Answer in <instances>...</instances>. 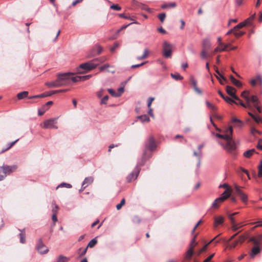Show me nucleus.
<instances>
[{
    "mask_svg": "<svg viewBox=\"0 0 262 262\" xmlns=\"http://www.w3.org/2000/svg\"><path fill=\"white\" fill-rule=\"evenodd\" d=\"M217 133H212L216 137V141L222 147L228 152H232L236 149L235 142L232 139L233 129L232 126L220 129L215 126Z\"/></svg>",
    "mask_w": 262,
    "mask_h": 262,
    "instance_id": "obj_1",
    "label": "nucleus"
},
{
    "mask_svg": "<svg viewBox=\"0 0 262 262\" xmlns=\"http://www.w3.org/2000/svg\"><path fill=\"white\" fill-rule=\"evenodd\" d=\"M57 117L49 119L41 123L40 126L44 129H57Z\"/></svg>",
    "mask_w": 262,
    "mask_h": 262,
    "instance_id": "obj_2",
    "label": "nucleus"
},
{
    "mask_svg": "<svg viewBox=\"0 0 262 262\" xmlns=\"http://www.w3.org/2000/svg\"><path fill=\"white\" fill-rule=\"evenodd\" d=\"M98 65V63H95L94 60L85 62L81 64L77 68V72L78 73H84L85 72L82 71L81 70H85L87 71L94 69Z\"/></svg>",
    "mask_w": 262,
    "mask_h": 262,
    "instance_id": "obj_3",
    "label": "nucleus"
},
{
    "mask_svg": "<svg viewBox=\"0 0 262 262\" xmlns=\"http://www.w3.org/2000/svg\"><path fill=\"white\" fill-rule=\"evenodd\" d=\"M162 47L163 55L166 58L171 57L173 45L167 41H164Z\"/></svg>",
    "mask_w": 262,
    "mask_h": 262,
    "instance_id": "obj_4",
    "label": "nucleus"
},
{
    "mask_svg": "<svg viewBox=\"0 0 262 262\" xmlns=\"http://www.w3.org/2000/svg\"><path fill=\"white\" fill-rule=\"evenodd\" d=\"M144 163V162L142 161L141 162L138 163L137 166L135 167L133 171L129 174L127 177L126 180L128 182H130L137 179L140 171V169L139 167L142 165Z\"/></svg>",
    "mask_w": 262,
    "mask_h": 262,
    "instance_id": "obj_5",
    "label": "nucleus"
},
{
    "mask_svg": "<svg viewBox=\"0 0 262 262\" xmlns=\"http://www.w3.org/2000/svg\"><path fill=\"white\" fill-rule=\"evenodd\" d=\"M17 168V166L16 165H8L4 164L3 166H0V169L6 177L15 171Z\"/></svg>",
    "mask_w": 262,
    "mask_h": 262,
    "instance_id": "obj_6",
    "label": "nucleus"
},
{
    "mask_svg": "<svg viewBox=\"0 0 262 262\" xmlns=\"http://www.w3.org/2000/svg\"><path fill=\"white\" fill-rule=\"evenodd\" d=\"M156 148V145L154 141L153 138H150L148 139L146 144V150H149L150 151H153ZM146 150H145L143 154V158L142 160V162H145V159H146L147 156L146 155Z\"/></svg>",
    "mask_w": 262,
    "mask_h": 262,
    "instance_id": "obj_7",
    "label": "nucleus"
},
{
    "mask_svg": "<svg viewBox=\"0 0 262 262\" xmlns=\"http://www.w3.org/2000/svg\"><path fill=\"white\" fill-rule=\"evenodd\" d=\"M73 75V73H65L59 74L57 75V79L62 86L67 84V80L71 79L70 76Z\"/></svg>",
    "mask_w": 262,
    "mask_h": 262,
    "instance_id": "obj_8",
    "label": "nucleus"
},
{
    "mask_svg": "<svg viewBox=\"0 0 262 262\" xmlns=\"http://www.w3.org/2000/svg\"><path fill=\"white\" fill-rule=\"evenodd\" d=\"M103 48L99 45L96 46L88 55V57L90 58L94 56L98 55L101 53Z\"/></svg>",
    "mask_w": 262,
    "mask_h": 262,
    "instance_id": "obj_9",
    "label": "nucleus"
},
{
    "mask_svg": "<svg viewBox=\"0 0 262 262\" xmlns=\"http://www.w3.org/2000/svg\"><path fill=\"white\" fill-rule=\"evenodd\" d=\"M250 83L253 86H255L257 83H259L260 86H262V75L257 73L255 76L250 81Z\"/></svg>",
    "mask_w": 262,
    "mask_h": 262,
    "instance_id": "obj_10",
    "label": "nucleus"
},
{
    "mask_svg": "<svg viewBox=\"0 0 262 262\" xmlns=\"http://www.w3.org/2000/svg\"><path fill=\"white\" fill-rule=\"evenodd\" d=\"M235 190L236 194L239 196L242 201L246 203L248 200L247 195L239 188V187L237 185H234Z\"/></svg>",
    "mask_w": 262,
    "mask_h": 262,
    "instance_id": "obj_11",
    "label": "nucleus"
},
{
    "mask_svg": "<svg viewBox=\"0 0 262 262\" xmlns=\"http://www.w3.org/2000/svg\"><path fill=\"white\" fill-rule=\"evenodd\" d=\"M36 248L38 252L41 254H46L49 251V249L41 241H39Z\"/></svg>",
    "mask_w": 262,
    "mask_h": 262,
    "instance_id": "obj_12",
    "label": "nucleus"
},
{
    "mask_svg": "<svg viewBox=\"0 0 262 262\" xmlns=\"http://www.w3.org/2000/svg\"><path fill=\"white\" fill-rule=\"evenodd\" d=\"M226 91L234 100H239V98L235 95L236 90L234 88L230 86H227Z\"/></svg>",
    "mask_w": 262,
    "mask_h": 262,
    "instance_id": "obj_13",
    "label": "nucleus"
},
{
    "mask_svg": "<svg viewBox=\"0 0 262 262\" xmlns=\"http://www.w3.org/2000/svg\"><path fill=\"white\" fill-rule=\"evenodd\" d=\"M45 85L49 88H58L62 86V84L59 82L57 79L54 81L47 82L45 83Z\"/></svg>",
    "mask_w": 262,
    "mask_h": 262,
    "instance_id": "obj_14",
    "label": "nucleus"
},
{
    "mask_svg": "<svg viewBox=\"0 0 262 262\" xmlns=\"http://www.w3.org/2000/svg\"><path fill=\"white\" fill-rule=\"evenodd\" d=\"M231 192L232 189L228 188L227 189H226V190L222 194L221 196L219 198L222 199L223 201H224L231 195Z\"/></svg>",
    "mask_w": 262,
    "mask_h": 262,
    "instance_id": "obj_15",
    "label": "nucleus"
},
{
    "mask_svg": "<svg viewBox=\"0 0 262 262\" xmlns=\"http://www.w3.org/2000/svg\"><path fill=\"white\" fill-rule=\"evenodd\" d=\"M93 181L94 178L92 177H86L83 182L82 186H83V188H85L91 184L93 182Z\"/></svg>",
    "mask_w": 262,
    "mask_h": 262,
    "instance_id": "obj_16",
    "label": "nucleus"
},
{
    "mask_svg": "<svg viewBox=\"0 0 262 262\" xmlns=\"http://www.w3.org/2000/svg\"><path fill=\"white\" fill-rule=\"evenodd\" d=\"M113 67L108 63L104 64L103 66L100 67V71H106L107 72H111L112 73H114L115 71L114 70H109L110 68H113Z\"/></svg>",
    "mask_w": 262,
    "mask_h": 262,
    "instance_id": "obj_17",
    "label": "nucleus"
},
{
    "mask_svg": "<svg viewBox=\"0 0 262 262\" xmlns=\"http://www.w3.org/2000/svg\"><path fill=\"white\" fill-rule=\"evenodd\" d=\"M249 92L247 91H243L241 94V96L246 100V102L248 104V106H250V100L249 97Z\"/></svg>",
    "mask_w": 262,
    "mask_h": 262,
    "instance_id": "obj_18",
    "label": "nucleus"
},
{
    "mask_svg": "<svg viewBox=\"0 0 262 262\" xmlns=\"http://www.w3.org/2000/svg\"><path fill=\"white\" fill-rule=\"evenodd\" d=\"M224 222V217L222 216H219L214 217V226L216 227L219 225L222 224Z\"/></svg>",
    "mask_w": 262,
    "mask_h": 262,
    "instance_id": "obj_19",
    "label": "nucleus"
},
{
    "mask_svg": "<svg viewBox=\"0 0 262 262\" xmlns=\"http://www.w3.org/2000/svg\"><path fill=\"white\" fill-rule=\"evenodd\" d=\"M260 251V249L258 246L254 247L251 250L250 255L252 257H254L256 255L258 254Z\"/></svg>",
    "mask_w": 262,
    "mask_h": 262,
    "instance_id": "obj_20",
    "label": "nucleus"
},
{
    "mask_svg": "<svg viewBox=\"0 0 262 262\" xmlns=\"http://www.w3.org/2000/svg\"><path fill=\"white\" fill-rule=\"evenodd\" d=\"M223 202V199L220 198L216 199L212 203L211 207L212 208H217L219 207L220 204H221Z\"/></svg>",
    "mask_w": 262,
    "mask_h": 262,
    "instance_id": "obj_21",
    "label": "nucleus"
},
{
    "mask_svg": "<svg viewBox=\"0 0 262 262\" xmlns=\"http://www.w3.org/2000/svg\"><path fill=\"white\" fill-rule=\"evenodd\" d=\"M249 19H247L241 23L238 24L237 25H236V26H235L233 28V29H235V30H236L237 29L242 28L246 26L247 25L250 24V23L249 22Z\"/></svg>",
    "mask_w": 262,
    "mask_h": 262,
    "instance_id": "obj_22",
    "label": "nucleus"
},
{
    "mask_svg": "<svg viewBox=\"0 0 262 262\" xmlns=\"http://www.w3.org/2000/svg\"><path fill=\"white\" fill-rule=\"evenodd\" d=\"M230 79L232 83L237 87H241L242 83L238 80H236L232 75L230 76Z\"/></svg>",
    "mask_w": 262,
    "mask_h": 262,
    "instance_id": "obj_23",
    "label": "nucleus"
},
{
    "mask_svg": "<svg viewBox=\"0 0 262 262\" xmlns=\"http://www.w3.org/2000/svg\"><path fill=\"white\" fill-rule=\"evenodd\" d=\"M138 118L140 119L142 123L149 122L150 118L147 115H141L138 117Z\"/></svg>",
    "mask_w": 262,
    "mask_h": 262,
    "instance_id": "obj_24",
    "label": "nucleus"
},
{
    "mask_svg": "<svg viewBox=\"0 0 262 262\" xmlns=\"http://www.w3.org/2000/svg\"><path fill=\"white\" fill-rule=\"evenodd\" d=\"M255 152V150L254 149H251L248 150L246 151L244 153V156L246 158H250L252 155H253Z\"/></svg>",
    "mask_w": 262,
    "mask_h": 262,
    "instance_id": "obj_25",
    "label": "nucleus"
},
{
    "mask_svg": "<svg viewBox=\"0 0 262 262\" xmlns=\"http://www.w3.org/2000/svg\"><path fill=\"white\" fill-rule=\"evenodd\" d=\"M193 253V249L192 248H189V249L187 251L185 254V258L187 259H190Z\"/></svg>",
    "mask_w": 262,
    "mask_h": 262,
    "instance_id": "obj_26",
    "label": "nucleus"
},
{
    "mask_svg": "<svg viewBox=\"0 0 262 262\" xmlns=\"http://www.w3.org/2000/svg\"><path fill=\"white\" fill-rule=\"evenodd\" d=\"M107 60V58L106 57H101L100 58H97L94 59H93L95 63H103L104 61H106Z\"/></svg>",
    "mask_w": 262,
    "mask_h": 262,
    "instance_id": "obj_27",
    "label": "nucleus"
},
{
    "mask_svg": "<svg viewBox=\"0 0 262 262\" xmlns=\"http://www.w3.org/2000/svg\"><path fill=\"white\" fill-rule=\"evenodd\" d=\"M97 243V240L96 237L92 239L88 244L87 246V248H93L94 247L96 244Z\"/></svg>",
    "mask_w": 262,
    "mask_h": 262,
    "instance_id": "obj_28",
    "label": "nucleus"
},
{
    "mask_svg": "<svg viewBox=\"0 0 262 262\" xmlns=\"http://www.w3.org/2000/svg\"><path fill=\"white\" fill-rule=\"evenodd\" d=\"M211 42L209 39H205L203 41V46L205 48H209L211 47Z\"/></svg>",
    "mask_w": 262,
    "mask_h": 262,
    "instance_id": "obj_29",
    "label": "nucleus"
},
{
    "mask_svg": "<svg viewBox=\"0 0 262 262\" xmlns=\"http://www.w3.org/2000/svg\"><path fill=\"white\" fill-rule=\"evenodd\" d=\"M28 94V92L27 91H24L23 92L19 93L17 94V98L18 99H22L25 97H26Z\"/></svg>",
    "mask_w": 262,
    "mask_h": 262,
    "instance_id": "obj_30",
    "label": "nucleus"
},
{
    "mask_svg": "<svg viewBox=\"0 0 262 262\" xmlns=\"http://www.w3.org/2000/svg\"><path fill=\"white\" fill-rule=\"evenodd\" d=\"M69 260L68 257L61 255L58 257L57 262H68Z\"/></svg>",
    "mask_w": 262,
    "mask_h": 262,
    "instance_id": "obj_31",
    "label": "nucleus"
},
{
    "mask_svg": "<svg viewBox=\"0 0 262 262\" xmlns=\"http://www.w3.org/2000/svg\"><path fill=\"white\" fill-rule=\"evenodd\" d=\"M148 53H149L148 50L147 49H145L144 50L143 54L141 56L138 57L137 59L142 60V59L146 58L148 56Z\"/></svg>",
    "mask_w": 262,
    "mask_h": 262,
    "instance_id": "obj_32",
    "label": "nucleus"
},
{
    "mask_svg": "<svg viewBox=\"0 0 262 262\" xmlns=\"http://www.w3.org/2000/svg\"><path fill=\"white\" fill-rule=\"evenodd\" d=\"M51 96V94H46L45 93H42L40 95H34V96L30 97L29 98V99L39 98H43V97H47V96Z\"/></svg>",
    "mask_w": 262,
    "mask_h": 262,
    "instance_id": "obj_33",
    "label": "nucleus"
},
{
    "mask_svg": "<svg viewBox=\"0 0 262 262\" xmlns=\"http://www.w3.org/2000/svg\"><path fill=\"white\" fill-rule=\"evenodd\" d=\"M171 76L176 80H180L183 79V77L181 76L179 73L171 74Z\"/></svg>",
    "mask_w": 262,
    "mask_h": 262,
    "instance_id": "obj_34",
    "label": "nucleus"
},
{
    "mask_svg": "<svg viewBox=\"0 0 262 262\" xmlns=\"http://www.w3.org/2000/svg\"><path fill=\"white\" fill-rule=\"evenodd\" d=\"M250 102H252L253 103V105L254 104H256V105H257L258 103V98L256 96L252 95L250 98Z\"/></svg>",
    "mask_w": 262,
    "mask_h": 262,
    "instance_id": "obj_35",
    "label": "nucleus"
},
{
    "mask_svg": "<svg viewBox=\"0 0 262 262\" xmlns=\"http://www.w3.org/2000/svg\"><path fill=\"white\" fill-rule=\"evenodd\" d=\"M176 6L175 3H171L168 4H164L161 6L162 9H165L167 7L174 8Z\"/></svg>",
    "mask_w": 262,
    "mask_h": 262,
    "instance_id": "obj_36",
    "label": "nucleus"
},
{
    "mask_svg": "<svg viewBox=\"0 0 262 262\" xmlns=\"http://www.w3.org/2000/svg\"><path fill=\"white\" fill-rule=\"evenodd\" d=\"M258 177L259 178L262 177V161H260L259 165L258 166Z\"/></svg>",
    "mask_w": 262,
    "mask_h": 262,
    "instance_id": "obj_37",
    "label": "nucleus"
},
{
    "mask_svg": "<svg viewBox=\"0 0 262 262\" xmlns=\"http://www.w3.org/2000/svg\"><path fill=\"white\" fill-rule=\"evenodd\" d=\"M58 209V206L54 202L52 203V211L53 213H56Z\"/></svg>",
    "mask_w": 262,
    "mask_h": 262,
    "instance_id": "obj_38",
    "label": "nucleus"
},
{
    "mask_svg": "<svg viewBox=\"0 0 262 262\" xmlns=\"http://www.w3.org/2000/svg\"><path fill=\"white\" fill-rule=\"evenodd\" d=\"M206 104L207 107L210 109L212 110V111H215L216 110V106L211 104V103H210L209 101H206Z\"/></svg>",
    "mask_w": 262,
    "mask_h": 262,
    "instance_id": "obj_39",
    "label": "nucleus"
},
{
    "mask_svg": "<svg viewBox=\"0 0 262 262\" xmlns=\"http://www.w3.org/2000/svg\"><path fill=\"white\" fill-rule=\"evenodd\" d=\"M108 93L113 97H119V94H117V93L116 92H115V91L113 90V89H108L107 90Z\"/></svg>",
    "mask_w": 262,
    "mask_h": 262,
    "instance_id": "obj_40",
    "label": "nucleus"
},
{
    "mask_svg": "<svg viewBox=\"0 0 262 262\" xmlns=\"http://www.w3.org/2000/svg\"><path fill=\"white\" fill-rule=\"evenodd\" d=\"M67 187L68 188H71L72 185L70 184L66 183H62L60 184H59L57 187V189L59 187Z\"/></svg>",
    "mask_w": 262,
    "mask_h": 262,
    "instance_id": "obj_41",
    "label": "nucleus"
},
{
    "mask_svg": "<svg viewBox=\"0 0 262 262\" xmlns=\"http://www.w3.org/2000/svg\"><path fill=\"white\" fill-rule=\"evenodd\" d=\"M190 84L192 85L193 89L197 86V82L193 77H190Z\"/></svg>",
    "mask_w": 262,
    "mask_h": 262,
    "instance_id": "obj_42",
    "label": "nucleus"
},
{
    "mask_svg": "<svg viewBox=\"0 0 262 262\" xmlns=\"http://www.w3.org/2000/svg\"><path fill=\"white\" fill-rule=\"evenodd\" d=\"M224 99L229 104H232L233 103H235V104H237V103L234 100H233L232 99L228 97H225V98H224Z\"/></svg>",
    "mask_w": 262,
    "mask_h": 262,
    "instance_id": "obj_43",
    "label": "nucleus"
},
{
    "mask_svg": "<svg viewBox=\"0 0 262 262\" xmlns=\"http://www.w3.org/2000/svg\"><path fill=\"white\" fill-rule=\"evenodd\" d=\"M69 90V89H63V90H55V91H52L51 93L49 94L52 95L54 94L58 93H61V92H68Z\"/></svg>",
    "mask_w": 262,
    "mask_h": 262,
    "instance_id": "obj_44",
    "label": "nucleus"
},
{
    "mask_svg": "<svg viewBox=\"0 0 262 262\" xmlns=\"http://www.w3.org/2000/svg\"><path fill=\"white\" fill-rule=\"evenodd\" d=\"M166 17V14L165 13H162L159 14L158 18L161 22H163Z\"/></svg>",
    "mask_w": 262,
    "mask_h": 262,
    "instance_id": "obj_45",
    "label": "nucleus"
},
{
    "mask_svg": "<svg viewBox=\"0 0 262 262\" xmlns=\"http://www.w3.org/2000/svg\"><path fill=\"white\" fill-rule=\"evenodd\" d=\"M196 235H195L193 239L191 240V243L190 244V248H192L193 249V248L195 246L197 245V243L195 242V237Z\"/></svg>",
    "mask_w": 262,
    "mask_h": 262,
    "instance_id": "obj_46",
    "label": "nucleus"
},
{
    "mask_svg": "<svg viewBox=\"0 0 262 262\" xmlns=\"http://www.w3.org/2000/svg\"><path fill=\"white\" fill-rule=\"evenodd\" d=\"M155 100L154 97H149L147 101V107H151V104L153 101Z\"/></svg>",
    "mask_w": 262,
    "mask_h": 262,
    "instance_id": "obj_47",
    "label": "nucleus"
},
{
    "mask_svg": "<svg viewBox=\"0 0 262 262\" xmlns=\"http://www.w3.org/2000/svg\"><path fill=\"white\" fill-rule=\"evenodd\" d=\"M20 236V242L22 244H24L26 242V237L24 233H20L19 234Z\"/></svg>",
    "mask_w": 262,
    "mask_h": 262,
    "instance_id": "obj_48",
    "label": "nucleus"
},
{
    "mask_svg": "<svg viewBox=\"0 0 262 262\" xmlns=\"http://www.w3.org/2000/svg\"><path fill=\"white\" fill-rule=\"evenodd\" d=\"M124 204H125V199H123L121 201V202L119 204L117 205V206H116L117 209L120 210L122 206L124 205Z\"/></svg>",
    "mask_w": 262,
    "mask_h": 262,
    "instance_id": "obj_49",
    "label": "nucleus"
},
{
    "mask_svg": "<svg viewBox=\"0 0 262 262\" xmlns=\"http://www.w3.org/2000/svg\"><path fill=\"white\" fill-rule=\"evenodd\" d=\"M91 77H92V75H87L85 76H80V79L81 81H84L86 80H88Z\"/></svg>",
    "mask_w": 262,
    "mask_h": 262,
    "instance_id": "obj_50",
    "label": "nucleus"
},
{
    "mask_svg": "<svg viewBox=\"0 0 262 262\" xmlns=\"http://www.w3.org/2000/svg\"><path fill=\"white\" fill-rule=\"evenodd\" d=\"M71 79L74 82L81 81L80 79V76H77L75 77H72Z\"/></svg>",
    "mask_w": 262,
    "mask_h": 262,
    "instance_id": "obj_51",
    "label": "nucleus"
},
{
    "mask_svg": "<svg viewBox=\"0 0 262 262\" xmlns=\"http://www.w3.org/2000/svg\"><path fill=\"white\" fill-rule=\"evenodd\" d=\"M238 101V104H239L241 106L244 107H248V108H251V104H250V106H248V104L247 103L246 104H244L239 99V100H237Z\"/></svg>",
    "mask_w": 262,
    "mask_h": 262,
    "instance_id": "obj_52",
    "label": "nucleus"
},
{
    "mask_svg": "<svg viewBox=\"0 0 262 262\" xmlns=\"http://www.w3.org/2000/svg\"><path fill=\"white\" fill-rule=\"evenodd\" d=\"M18 141V139L16 140L15 141H14L13 142H10L7 144V147L8 148L10 149L11 147H12L17 141Z\"/></svg>",
    "mask_w": 262,
    "mask_h": 262,
    "instance_id": "obj_53",
    "label": "nucleus"
},
{
    "mask_svg": "<svg viewBox=\"0 0 262 262\" xmlns=\"http://www.w3.org/2000/svg\"><path fill=\"white\" fill-rule=\"evenodd\" d=\"M108 99V96L107 95L105 96L101 100V104H106L107 101Z\"/></svg>",
    "mask_w": 262,
    "mask_h": 262,
    "instance_id": "obj_54",
    "label": "nucleus"
},
{
    "mask_svg": "<svg viewBox=\"0 0 262 262\" xmlns=\"http://www.w3.org/2000/svg\"><path fill=\"white\" fill-rule=\"evenodd\" d=\"M111 8L117 11H119L121 10V7H119L118 5H113L111 6Z\"/></svg>",
    "mask_w": 262,
    "mask_h": 262,
    "instance_id": "obj_55",
    "label": "nucleus"
},
{
    "mask_svg": "<svg viewBox=\"0 0 262 262\" xmlns=\"http://www.w3.org/2000/svg\"><path fill=\"white\" fill-rule=\"evenodd\" d=\"M215 72L217 74V75H218L217 76L219 78H221L224 81H226V79L220 73V72L219 71V70L217 69L215 70Z\"/></svg>",
    "mask_w": 262,
    "mask_h": 262,
    "instance_id": "obj_56",
    "label": "nucleus"
},
{
    "mask_svg": "<svg viewBox=\"0 0 262 262\" xmlns=\"http://www.w3.org/2000/svg\"><path fill=\"white\" fill-rule=\"evenodd\" d=\"M238 229H239V228L237 223H233V224H232V229L233 231H236Z\"/></svg>",
    "mask_w": 262,
    "mask_h": 262,
    "instance_id": "obj_57",
    "label": "nucleus"
},
{
    "mask_svg": "<svg viewBox=\"0 0 262 262\" xmlns=\"http://www.w3.org/2000/svg\"><path fill=\"white\" fill-rule=\"evenodd\" d=\"M253 119L256 123L262 122V119L259 116H254Z\"/></svg>",
    "mask_w": 262,
    "mask_h": 262,
    "instance_id": "obj_58",
    "label": "nucleus"
},
{
    "mask_svg": "<svg viewBox=\"0 0 262 262\" xmlns=\"http://www.w3.org/2000/svg\"><path fill=\"white\" fill-rule=\"evenodd\" d=\"M148 115L151 116L152 118H154V115L153 114V110L151 108V107H148Z\"/></svg>",
    "mask_w": 262,
    "mask_h": 262,
    "instance_id": "obj_59",
    "label": "nucleus"
},
{
    "mask_svg": "<svg viewBox=\"0 0 262 262\" xmlns=\"http://www.w3.org/2000/svg\"><path fill=\"white\" fill-rule=\"evenodd\" d=\"M119 46V43H118V42H115V43H114V46H113V47H112L111 48V51L112 52H114V51L115 50L116 48H118Z\"/></svg>",
    "mask_w": 262,
    "mask_h": 262,
    "instance_id": "obj_60",
    "label": "nucleus"
},
{
    "mask_svg": "<svg viewBox=\"0 0 262 262\" xmlns=\"http://www.w3.org/2000/svg\"><path fill=\"white\" fill-rule=\"evenodd\" d=\"M209 245V243L206 244L202 249H200L199 254L205 251L207 249V246Z\"/></svg>",
    "mask_w": 262,
    "mask_h": 262,
    "instance_id": "obj_61",
    "label": "nucleus"
},
{
    "mask_svg": "<svg viewBox=\"0 0 262 262\" xmlns=\"http://www.w3.org/2000/svg\"><path fill=\"white\" fill-rule=\"evenodd\" d=\"M201 155H202V152L201 151H199V152H196V151H194L193 152V155L198 157L199 159L200 160V158H201Z\"/></svg>",
    "mask_w": 262,
    "mask_h": 262,
    "instance_id": "obj_62",
    "label": "nucleus"
},
{
    "mask_svg": "<svg viewBox=\"0 0 262 262\" xmlns=\"http://www.w3.org/2000/svg\"><path fill=\"white\" fill-rule=\"evenodd\" d=\"M124 89L123 87L119 88L118 89L117 94H119V96L124 92Z\"/></svg>",
    "mask_w": 262,
    "mask_h": 262,
    "instance_id": "obj_63",
    "label": "nucleus"
},
{
    "mask_svg": "<svg viewBox=\"0 0 262 262\" xmlns=\"http://www.w3.org/2000/svg\"><path fill=\"white\" fill-rule=\"evenodd\" d=\"M194 91L198 94L201 95L202 94V91L197 86L194 88Z\"/></svg>",
    "mask_w": 262,
    "mask_h": 262,
    "instance_id": "obj_64",
    "label": "nucleus"
}]
</instances>
